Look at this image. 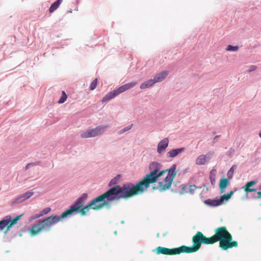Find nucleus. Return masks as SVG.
<instances>
[{
	"mask_svg": "<svg viewBox=\"0 0 261 261\" xmlns=\"http://www.w3.org/2000/svg\"><path fill=\"white\" fill-rule=\"evenodd\" d=\"M120 178H121L120 175L118 174L117 175H116L115 177H114L113 179H112L110 180V181L109 184V186H112L113 185L117 184Z\"/></svg>",
	"mask_w": 261,
	"mask_h": 261,
	"instance_id": "24",
	"label": "nucleus"
},
{
	"mask_svg": "<svg viewBox=\"0 0 261 261\" xmlns=\"http://www.w3.org/2000/svg\"><path fill=\"white\" fill-rule=\"evenodd\" d=\"M11 220V216L10 215H7L4 217L3 219L0 221V230H2L7 226H8Z\"/></svg>",
	"mask_w": 261,
	"mask_h": 261,
	"instance_id": "13",
	"label": "nucleus"
},
{
	"mask_svg": "<svg viewBox=\"0 0 261 261\" xmlns=\"http://www.w3.org/2000/svg\"><path fill=\"white\" fill-rule=\"evenodd\" d=\"M51 211V208L49 207H47L43 209L42 211L40 212L39 213L41 217L47 214Z\"/></svg>",
	"mask_w": 261,
	"mask_h": 261,
	"instance_id": "29",
	"label": "nucleus"
},
{
	"mask_svg": "<svg viewBox=\"0 0 261 261\" xmlns=\"http://www.w3.org/2000/svg\"><path fill=\"white\" fill-rule=\"evenodd\" d=\"M217 170L216 169H213L210 171V179L211 182V184L213 186H214L216 183V172Z\"/></svg>",
	"mask_w": 261,
	"mask_h": 261,
	"instance_id": "22",
	"label": "nucleus"
},
{
	"mask_svg": "<svg viewBox=\"0 0 261 261\" xmlns=\"http://www.w3.org/2000/svg\"><path fill=\"white\" fill-rule=\"evenodd\" d=\"M234 149L231 148L228 151L227 155L229 156H231L234 153Z\"/></svg>",
	"mask_w": 261,
	"mask_h": 261,
	"instance_id": "35",
	"label": "nucleus"
},
{
	"mask_svg": "<svg viewBox=\"0 0 261 261\" xmlns=\"http://www.w3.org/2000/svg\"><path fill=\"white\" fill-rule=\"evenodd\" d=\"M257 183V180H253L250 182H248L246 185L245 187H251L256 184Z\"/></svg>",
	"mask_w": 261,
	"mask_h": 261,
	"instance_id": "34",
	"label": "nucleus"
},
{
	"mask_svg": "<svg viewBox=\"0 0 261 261\" xmlns=\"http://www.w3.org/2000/svg\"><path fill=\"white\" fill-rule=\"evenodd\" d=\"M176 165L174 164L172 165L169 169L164 170L166 171V172H168V174L165 178L164 181H160L158 183V185L156 187V189L159 190L160 191H164L170 188L173 179L176 175Z\"/></svg>",
	"mask_w": 261,
	"mask_h": 261,
	"instance_id": "4",
	"label": "nucleus"
},
{
	"mask_svg": "<svg viewBox=\"0 0 261 261\" xmlns=\"http://www.w3.org/2000/svg\"><path fill=\"white\" fill-rule=\"evenodd\" d=\"M98 80L97 79H95L91 83L90 88L91 90L95 89L97 85Z\"/></svg>",
	"mask_w": 261,
	"mask_h": 261,
	"instance_id": "32",
	"label": "nucleus"
},
{
	"mask_svg": "<svg viewBox=\"0 0 261 261\" xmlns=\"http://www.w3.org/2000/svg\"><path fill=\"white\" fill-rule=\"evenodd\" d=\"M40 215L39 213L36 214L34 215L31 216L29 218V221H31L34 219H37L39 217H40Z\"/></svg>",
	"mask_w": 261,
	"mask_h": 261,
	"instance_id": "33",
	"label": "nucleus"
},
{
	"mask_svg": "<svg viewBox=\"0 0 261 261\" xmlns=\"http://www.w3.org/2000/svg\"><path fill=\"white\" fill-rule=\"evenodd\" d=\"M259 136L261 138V132L259 133Z\"/></svg>",
	"mask_w": 261,
	"mask_h": 261,
	"instance_id": "41",
	"label": "nucleus"
},
{
	"mask_svg": "<svg viewBox=\"0 0 261 261\" xmlns=\"http://www.w3.org/2000/svg\"><path fill=\"white\" fill-rule=\"evenodd\" d=\"M250 188V187H245V186L243 187V188H245V191L247 194L249 192H251V188Z\"/></svg>",
	"mask_w": 261,
	"mask_h": 261,
	"instance_id": "37",
	"label": "nucleus"
},
{
	"mask_svg": "<svg viewBox=\"0 0 261 261\" xmlns=\"http://www.w3.org/2000/svg\"><path fill=\"white\" fill-rule=\"evenodd\" d=\"M211 154L207 153L206 155L201 154L198 156L196 160V164L198 165H203L210 160Z\"/></svg>",
	"mask_w": 261,
	"mask_h": 261,
	"instance_id": "10",
	"label": "nucleus"
},
{
	"mask_svg": "<svg viewBox=\"0 0 261 261\" xmlns=\"http://www.w3.org/2000/svg\"><path fill=\"white\" fill-rule=\"evenodd\" d=\"M233 194V191H231L229 192V193L224 194L223 195L221 196L220 198L219 199L221 204H222L224 201H228L231 198Z\"/></svg>",
	"mask_w": 261,
	"mask_h": 261,
	"instance_id": "21",
	"label": "nucleus"
},
{
	"mask_svg": "<svg viewBox=\"0 0 261 261\" xmlns=\"http://www.w3.org/2000/svg\"><path fill=\"white\" fill-rule=\"evenodd\" d=\"M62 1L63 0H57L54 3H53L49 7V12L52 13L57 10L61 5Z\"/></svg>",
	"mask_w": 261,
	"mask_h": 261,
	"instance_id": "20",
	"label": "nucleus"
},
{
	"mask_svg": "<svg viewBox=\"0 0 261 261\" xmlns=\"http://www.w3.org/2000/svg\"><path fill=\"white\" fill-rule=\"evenodd\" d=\"M133 126V124H131L130 125H128L124 127V128H122L121 129H120V130L118 131V134L119 135H121L125 133V132L129 131L130 129H131Z\"/></svg>",
	"mask_w": 261,
	"mask_h": 261,
	"instance_id": "26",
	"label": "nucleus"
},
{
	"mask_svg": "<svg viewBox=\"0 0 261 261\" xmlns=\"http://www.w3.org/2000/svg\"><path fill=\"white\" fill-rule=\"evenodd\" d=\"M108 125H100L94 128H89L82 132L81 137L82 138L95 137L101 135L108 128Z\"/></svg>",
	"mask_w": 261,
	"mask_h": 261,
	"instance_id": "7",
	"label": "nucleus"
},
{
	"mask_svg": "<svg viewBox=\"0 0 261 261\" xmlns=\"http://www.w3.org/2000/svg\"><path fill=\"white\" fill-rule=\"evenodd\" d=\"M256 191V189L253 188V189H251V192H253V191Z\"/></svg>",
	"mask_w": 261,
	"mask_h": 261,
	"instance_id": "40",
	"label": "nucleus"
},
{
	"mask_svg": "<svg viewBox=\"0 0 261 261\" xmlns=\"http://www.w3.org/2000/svg\"><path fill=\"white\" fill-rule=\"evenodd\" d=\"M185 150V148L184 147L179 148H176V149H173L171 150H170L167 153V156L169 158H174L175 157L178 153L181 152L182 151H184Z\"/></svg>",
	"mask_w": 261,
	"mask_h": 261,
	"instance_id": "14",
	"label": "nucleus"
},
{
	"mask_svg": "<svg viewBox=\"0 0 261 261\" xmlns=\"http://www.w3.org/2000/svg\"><path fill=\"white\" fill-rule=\"evenodd\" d=\"M214 240L213 236L207 238L205 237L201 232L198 231L193 237V246L192 247L187 246V253L196 252L200 248L202 243L206 244H213L216 242Z\"/></svg>",
	"mask_w": 261,
	"mask_h": 261,
	"instance_id": "3",
	"label": "nucleus"
},
{
	"mask_svg": "<svg viewBox=\"0 0 261 261\" xmlns=\"http://www.w3.org/2000/svg\"><path fill=\"white\" fill-rule=\"evenodd\" d=\"M229 180V179L227 178H222L220 179L219 188L221 193L224 192L226 188L228 186Z\"/></svg>",
	"mask_w": 261,
	"mask_h": 261,
	"instance_id": "15",
	"label": "nucleus"
},
{
	"mask_svg": "<svg viewBox=\"0 0 261 261\" xmlns=\"http://www.w3.org/2000/svg\"><path fill=\"white\" fill-rule=\"evenodd\" d=\"M39 164H40V162H36L28 163L26 165L24 170H27L30 167H33V166H37V165H39Z\"/></svg>",
	"mask_w": 261,
	"mask_h": 261,
	"instance_id": "31",
	"label": "nucleus"
},
{
	"mask_svg": "<svg viewBox=\"0 0 261 261\" xmlns=\"http://www.w3.org/2000/svg\"><path fill=\"white\" fill-rule=\"evenodd\" d=\"M130 190L129 187L126 186L125 184H123L122 187L116 186L110 188L106 193L94 198L86 205L84 204L88 195L86 193H83L68 209L64 211L60 216H51L43 220H40L38 223L29 227L28 230L32 236H35L42 231H48L51 226L57 224L60 220L68 218L73 214L81 213L82 216H85L90 208L97 210L103 207L107 204V201L132 197V196L129 193Z\"/></svg>",
	"mask_w": 261,
	"mask_h": 261,
	"instance_id": "1",
	"label": "nucleus"
},
{
	"mask_svg": "<svg viewBox=\"0 0 261 261\" xmlns=\"http://www.w3.org/2000/svg\"><path fill=\"white\" fill-rule=\"evenodd\" d=\"M236 168V165H233L229 169V170L228 171V172L227 173V179L230 180L232 177L233 173H234V171Z\"/></svg>",
	"mask_w": 261,
	"mask_h": 261,
	"instance_id": "25",
	"label": "nucleus"
},
{
	"mask_svg": "<svg viewBox=\"0 0 261 261\" xmlns=\"http://www.w3.org/2000/svg\"><path fill=\"white\" fill-rule=\"evenodd\" d=\"M155 84L153 79H149L141 84L140 88L141 89H145L153 86Z\"/></svg>",
	"mask_w": 261,
	"mask_h": 261,
	"instance_id": "17",
	"label": "nucleus"
},
{
	"mask_svg": "<svg viewBox=\"0 0 261 261\" xmlns=\"http://www.w3.org/2000/svg\"><path fill=\"white\" fill-rule=\"evenodd\" d=\"M23 214H21L13 218H11V222H10L9 225L7 227V231H9L12 227L17 224L18 221L21 219Z\"/></svg>",
	"mask_w": 261,
	"mask_h": 261,
	"instance_id": "16",
	"label": "nucleus"
},
{
	"mask_svg": "<svg viewBox=\"0 0 261 261\" xmlns=\"http://www.w3.org/2000/svg\"><path fill=\"white\" fill-rule=\"evenodd\" d=\"M67 99V95L65 91H62V95L58 101V103L60 104L64 103Z\"/></svg>",
	"mask_w": 261,
	"mask_h": 261,
	"instance_id": "28",
	"label": "nucleus"
},
{
	"mask_svg": "<svg viewBox=\"0 0 261 261\" xmlns=\"http://www.w3.org/2000/svg\"><path fill=\"white\" fill-rule=\"evenodd\" d=\"M24 201V199L21 195H19L16 198H15L11 202V205L12 206L15 205L17 204L20 203Z\"/></svg>",
	"mask_w": 261,
	"mask_h": 261,
	"instance_id": "23",
	"label": "nucleus"
},
{
	"mask_svg": "<svg viewBox=\"0 0 261 261\" xmlns=\"http://www.w3.org/2000/svg\"><path fill=\"white\" fill-rule=\"evenodd\" d=\"M204 203L212 207L217 206L221 205L219 201V199H208L204 201Z\"/></svg>",
	"mask_w": 261,
	"mask_h": 261,
	"instance_id": "19",
	"label": "nucleus"
},
{
	"mask_svg": "<svg viewBox=\"0 0 261 261\" xmlns=\"http://www.w3.org/2000/svg\"><path fill=\"white\" fill-rule=\"evenodd\" d=\"M169 142V140L168 138H165L160 141L157 147L158 153L161 154L164 152L168 146Z\"/></svg>",
	"mask_w": 261,
	"mask_h": 261,
	"instance_id": "9",
	"label": "nucleus"
},
{
	"mask_svg": "<svg viewBox=\"0 0 261 261\" xmlns=\"http://www.w3.org/2000/svg\"><path fill=\"white\" fill-rule=\"evenodd\" d=\"M239 49L238 46H233L231 45H228L227 46L226 50L228 51H236L238 50Z\"/></svg>",
	"mask_w": 261,
	"mask_h": 261,
	"instance_id": "30",
	"label": "nucleus"
},
{
	"mask_svg": "<svg viewBox=\"0 0 261 261\" xmlns=\"http://www.w3.org/2000/svg\"><path fill=\"white\" fill-rule=\"evenodd\" d=\"M257 196L255 197V198H256V199L261 198V191L257 192Z\"/></svg>",
	"mask_w": 261,
	"mask_h": 261,
	"instance_id": "38",
	"label": "nucleus"
},
{
	"mask_svg": "<svg viewBox=\"0 0 261 261\" xmlns=\"http://www.w3.org/2000/svg\"><path fill=\"white\" fill-rule=\"evenodd\" d=\"M256 69V67L254 65H252L249 67V69L248 70L249 72L253 71Z\"/></svg>",
	"mask_w": 261,
	"mask_h": 261,
	"instance_id": "36",
	"label": "nucleus"
},
{
	"mask_svg": "<svg viewBox=\"0 0 261 261\" xmlns=\"http://www.w3.org/2000/svg\"><path fill=\"white\" fill-rule=\"evenodd\" d=\"M219 136L217 135L214 138V142L217 141V139H218Z\"/></svg>",
	"mask_w": 261,
	"mask_h": 261,
	"instance_id": "39",
	"label": "nucleus"
},
{
	"mask_svg": "<svg viewBox=\"0 0 261 261\" xmlns=\"http://www.w3.org/2000/svg\"><path fill=\"white\" fill-rule=\"evenodd\" d=\"M161 167L160 163L152 162L149 166L150 173L144 176L141 180L135 184L131 182L124 184L131 189L129 193L132 197L142 194L147 189L150 184L155 182L161 176L166 173V171L161 170Z\"/></svg>",
	"mask_w": 261,
	"mask_h": 261,
	"instance_id": "2",
	"label": "nucleus"
},
{
	"mask_svg": "<svg viewBox=\"0 0 261 261\" xmlns=\"http://www.w3.org/2000/svg\"><path fill=\"white\" fill-rule=\"evenodd\" d=\"M181 186L182 191L180 192L181 194L184 193H189L191 194H193L197 189V187L194 185H189L187 186L182 185Z\"/></svg>",
	"mask_w": 261,
	"mask_h": 261,
	"instance_id": "11",
	"label": "nucleus"
},
{
	"mask_svg": "<svg viewBox=\"0 0 261 261\" xmlns=\"http://www.w3.org/2000/svg\"><path fill=\"white\" fill-rule=\"evenodd\" d=\"M33 195H34V193L30 191H27L25 193L21 194V195L23 197V199H24V201L29 199Z\"/></svg>",
	"mask_w": 261,
	"mask_h": 261,
	"instance_id": "27",
	"label": "nucleus"
},
{
	"mask_svg": "<svg viewBox=\"0 0 261 261\" xmlns=\"http://www.w3.org/2000/svg\"><path fill=\"white\" fill-rule=\"evenodd\" d=\"M168 72L167 71H162L158 74H156L153 77V80H154L155 83L161 82L163 81L168 75Z\"/></svg>",
	"mask_w": 261,
	"mask_h": 261,
	"instance_id": "12",
	"label": "nucleus"
},
{
	"mask_svg": "<svg viewBox=\"0 0 261 261\" xmlns=\"http://www.w3.org/2000/svg\"><path fill=\"white\" fill-rule=\"evenodd\" d=\"M121 223H124L123 221H121Z\"/></svg>",
	"mask_w": 261,
	"mask_h": 261,
	"instance_id": "42",
	"label": "nucleus"
},
{
	"mask_svg": "<svg viewBox=\"0 0 261 261\" xmlns=\"http://www.w3.org/2000/svg\"><path fill=\"white\" fill-rule=\"evenodd\" d=\"M222 244V245H224L222 248L223 250H226L228 248H232L233 247H237L238 245L237 242H231V241H223Z\"/></svg>",
	"mask_w": 261,
	"mask_h": 261,
	"instance_id": "18",
	"label": "nucleus"
},
{
	"mask_svg": "<svg viewBox=\"0 0 261 261\" xmlns=\"http://www.w3.org/2000/svg\"><path fill=\"white\" fill-rule=\"evenodd\" d=\"M215 234L213 236L214 241H220V246L223 248L224 245H222L223 241H232L231 234L227 231L225 227H220L215 230Z\"/></svg>",
	"mask_w": 261,
	"mask_h": 261,
	"instance_id": "6",
	"label": "nucleus"
},
{
	"mask_svg": "<svg viewBox=\"0 0 261 261\" xmlns=\"http://www.w3.org/2000/svg\"><path fill=\"white\" fill-rule=\"evenodd\" d=\"M186 248V246H182L180 247L174 249H168L163 247H158L155 249V250L157 254L172 255L178 254L181 253H187Z\"/></svg>",
	"mask_w": 261,
	"mask_h": 261,
	"instance_id": "8",
	"label": "nucleus"
},
{
	"mask_svg": "<svg viewBox=\"0 0 261 261\" xmlns=\"http://www.w3.org/2000/svg\"><path fill=\"white\" fill-rule=\"evenodd\" d=\"M136 85V82L128 83L124 84L118 88L108 93L102 99L101 102L106 103L112 99L116 97L117 95L125 91L134 87Z\"/></svg>",
	"mask_w": 261,
	"mask_h": 261,
	"instance_id": "5",
	"label": "nucleus"
}]
</instances>
